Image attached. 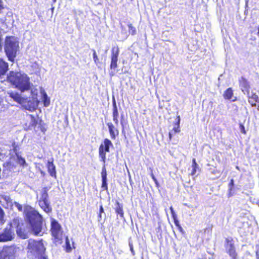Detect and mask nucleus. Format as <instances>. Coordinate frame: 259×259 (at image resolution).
Returning <instances> with one entry per match:
<instances>
[{
	"label": "nucleus",
	"instance_id": "f257e3e1",
	"mask_svg": "<svg viewBox=\"0 0 259 259\" xmlns=\"http://www.w3.org/2000/svg\"><path fill=\"white\" fill-rule=\"evenodd\" d=\"M25 219L28 225L23 223L21 218L17 217L12 221L16 227L17 235L22 239H26L29 234L34 236L41 235L43 218L38 211L31 206H27L24 210Z\"/></svg>",
	"mask_w": 259,
	"mask_h": 259
},
{
	"label": "nucleus",
	"instance_id": "f03ea898",
	"mask_svg": "<svg viewBox=\"0 0 259 259\" xmlns=\"http://www.w3.org/2000/svg\"><path fill=\"white\" fill-rule=\"evenodd\" d=\"M7 80L21 92L30 89L29 78L26 75L20 72L10 71L7 75Z\"/></svg>",
	"mask_w": 259,
	"mask_h": 259
},
{
	"label": "nucleus",
	"instance_id": "7ed1b4c3",
	"mask_svg": "<svg viewBox=\"0 0 259 259\" xmlns=\"http://www.w3.org/2000/svg\"><path fill=\"white\" fill-rule=\"evenodd\" d=\"M27 249L28 252L34 256V259H49L42 239H29Z\"/></svg>",
	"mask_w": 259,
	"mask_h": 259
},
{
	"label": "nucleus",
	"instance_id": "20e7f679",
	"mask_svg": "<svg viewBox=\"0 0 259 259\" xmlns=\"http://www.w3.org/2000/svg\"><path fill=\"white\" fill-rule=\"evenodd\" d=\"M19 48V41L14 36L5 37L4 50L9 61H14Z\"/></svg>",
	"mask_w": 259,
	"mask_h": 259
},
{
	"label": "nucleus",
	"instance_id": "39448f33",
	"mask_svg": "<svg viewBox=\"0 0 259 259\" xmlns=\"http://www.w3.org/2000/svg\"><path fill=\"white\" fill-rule=\"evenodd\" d=\"M50 189V187H44L41 189L40 193V198L38 201L40 207L47 213H49L52 211L48 194V191Z\"/></svg>",
	"mask_w": 259,
	"mask_h": 259
},
{
	"label": "nucleus",
	"instance_id": "423d86ee",
	"mask_svg": "<svg viewBox=\"0 0 259 259\" xmlns=\"http://www.w3.org/2000/svg\"><path fill=\"white\" fill-rule=\"evenodd\" d=\"M50 231L54 242L56 244H61L63 240V231L61 225L54 219H51Z\"/></svg>",
	"mask_w": 259,
	"mask_h": 259
},
{
	"label": "nucleus",
	"instance_id": "0eeeda50",
	"mask_svg": "<svg viewBox=\"0 0 259 259\" xmlns=\"http://www.w3.org/2000/svg\"><path fill=\"white\" fill-rule=\"evenodd\" d=\"M113 147L111 141L107 139H104L99 147V156L100 161L104 164L106 161V153L110 152V148Z\"/></svg>",
	"mask_w": 259,
	"mask_h": 259
},
{
	"label": "nucleus",
	"instance_id": "6e6552de",
	"mask_svg": "<svg viewBox=\"0 0 259 259\" xmlns=\"http://www.w3.org/2000/svg\"><path fill=\"white\" fill-rule=\"evenodd\" d=\"M12 221L10 222L0 234V242H7L12 240L14 238Z\"/></svg>",
	"mask_w": 259,
	"mask_h": 259
},
{
	"label": "nucleus",
	"instance_id": "1a4fd4ad",
	"mask_svg": "<svg viewBox=\"0 0 259 259\" xmlns=\"http://www.w3.org/2000/svg\"><path fill=\"white\" fill-rule=\"evenodd\" d=\"M18 248L14 246L3 247L0 252V259H15Z\"/></svg>",
	"mask_w": 259,
	"mask_h": 259
},
{
	"label": "nucleus",
	"instance_id": "9d476101",
	"mask_svg": "<svg viewBox=\"0 0 259 259\" xmlns=\"http://www.w3.org/2000/svg\"><path fill=\"white\" fill-rule=\"evenodd\" d=\"M225 247L226 249L227 253L230 257H237L234 241L232 237L226 238Z\"/></svg>",
	"mask_w": 259,
	"mask_h": 259
},
{
	"label": "nucleus",
	"instance_id": "9b49d317",
	"mask_svg": "<svg viewBox=\"0 0 259 259\" xmlns=\"http://www.w3.org/2000/svg\"><path fill=\"white\" fill-rule=\"evenodd\" d=\"M119 54V49L118 46L113 47L111 49L110 57V69L111 70L115 69L117 67Z\"/></svg>",
	"mask_w": 259,
	"mask_h": 259
},
{
	"label": "nucleus",
	"instance_id": "f8f14e48",
	"mask_svg": "<svg viewBox=\"0 0 259 259\" xmlns=\"http://www.w3.org/2000/svg\"><path fill=\"white\" fill-rule=\"evenodd\" d=\"M177 121L174 123V127L172 130H169L168 136V142H170L172 141L174 135L176 133H179L181 132L180 128V116H177Z\"/></svg>",
	"mask_w": 259,
	"mask_h": 259
},
{
	"label": "nucleus",
	"instance_id": "ddd939ff",
	"mask_svg": "<svg viewBox=\"0 0 259 259\" xmlns=\"http://www.w3.org/2000/svg\"><path fill=\"white\" fill-rule=\"evenodd\" d=\"M238 81L241 91L244 94H248L250 92V85L247 79L244 76H241Z\"/></svg>",
	"mask_w": 259,
	"mask_h": 259
},
{
	"label": "nucleus",
	"instance_id": "4468645a",
	"mask_svg": "<svg viewBox=\"0 0 259 259\" xmlns=\"http://www.w3.org/2000/svg\"><path fill=\"white\" fill-rule=\"evenodd\" d=\"M8 94L10 98L19 104L22 105L27 102V99L22 97L21 95L17 92H10L8 93Z\"/></svg>",
	"mask_w": 259,
	"mask_h": 259
},
{
	"label": "nucleus",
	"instance_id": "2eb2a0df",
	"mask_svg": "<svg viewBox=\"0 0 259 259\" xmlns=\"http://www.w3.org/2000/svg\"><path fill=\"white\" fill-rule=\"evenodd\" d=\"M108 126L109 132L112 140H115L116 137L119 135L118 130L115 127V126L111 122L107 123Z\"/></svg>",
	"mask_w": 259,
	"mask_h": 259
},
{
	"label": "nucleus",
	"instance_id": "dca6fc26",
	"mask_svg": "<svg viewBox=\"0 0 259 259\" xmlns=\"http://www.w3.org/2000/svg\"><path fill=\"white\" fill-rule=\"evenodd\" d=\"M248 98V101L250 104L251 107H256V103H259V97L258 95L253 93L251 95L250 93L248 94H246Z\"/></svg>",
	"mask_w": 259,
	"mask_h": 259
},
{
	"label": "nucleus",
	"instance_id": "f3484780",
	"mask_svg": "<svg viewBox=\"0 0 259 259\" xmlns=\"http://www.w3.org/2000/svg\"><path fill=\"white\" fill-rule=\"evenodd\" d=\"M54 160L52 159L51 161H48L47 164V167L48 168V172L50 175L53 178L56 179L57 178V172L56 170V166L54 164Z\"/></svg>",
	"mask_w": 259,
	"mask_h": 259
},
{
	"label": "nucleus",
	"instance_id": "a211bd4d",
	"mask_svg": "<svg viewBox=\"0 0 259 259\" xmlns=\"http://www.w3.org/2000/svg\"><path fill=\"white\" fill-rule=\"evenodd\" d=\"M113 109H112V117H113V120L114 122V123L117 125L119 123L118 121V116H119V113L118 110L117 108V106L116 105V103L115 100H113Z\"/></svg>",
	"mask_w": 259,
	"mask_h": 259
},
{
	"label": "nucleus",
	"instance_id": "6ab92c4d",
	"mask_svg": "<svg viewBox=\"0 0 259 259\" xmlns=\"http://www.w3.org/2000/svg\"><path fill=\"white\" fill-rule=\"evenodd\" d=\"M9 70L8 63L3 59L0 58V78L6 74Z\"/></svg>",
	"mask_w": 259,
	"mask_h": 259
},
{
	"label": "nucleus",
	"instance_id": "aec40b11",
	"mask_svg": "<svg viewBox=\"0 0 259 259\" xmlns=\"http://www.w3.org/2000/svg\"><path fill=\"white\" fill-rule=\"evenodd\" d=\"M102 176V186L101 187L105 190H108V185L107 183V172L105 165L102 169L101 171Z\"/></svg>",
	"mask_w": 259,
	"mask_h": 259
},
{
	"label": "nucleus",
	"instance_id": "412c9836",
	"mask_svg": "<svg viewBox=\"0 0 259 259\" xmlns=\"http://www.w3.org/2000/svg\"><path fill=\"white\" fill-rule=\"evenodd\" d=\"M169 209H170V212H171V217L174 220V223H175V225H176V227H177L178 229L180 231H182L183 229L182 228V227L181 226L180 223H179V222L178 220V218H177V215L176 213V212H175V210L172 207V206H170L169 207Z\"/></svg>",
	"mask_w": 259,
	"mask_h": 259
},
{
	"label": "nucleus",
	"instance_id": "4be33fe9",
	"mask_svg": "<svg viewBox=\"0 0 259 259\" xmlns=\"http://www.w3.org/2000/svg\"><path fill=\"white\" fill-rule=\"evenodd\" d=\"M115 205V212L117 214L119 215L120 218H123L124 217V211L122 205L120 204V203L117 201H116Z\"/></svg>",
	"mask_w": 259,
	"mask_h": 259
},
{
	"label": "nucleus",
	"instance_id": "5701e85b",
	"mask_svg": "<svg viewBox=\"0 0 259 259\" xmlns=\"http://www.w3.org/2000/svg\"><path fill=\"white\" fill-rule=\"evenodd\" d=\"M233 90L232 88L226 89L223 94V97L226 100H231L233 96Z\"/></svg>",
	"mask_w": 259,
	"mask_h": 259
},
{
	"label": "nucleus",
	"instance_id": "b1692460",
	"mask_svg": "<svg viewBox=\"0 0 259 259\" xmlns=\"http://www.w3.org/2000/svg\"><path fill=\"white\" fill-rule=\"evenodd\" d=\"M3 166L9 171H13L16 168V165L11 161H7L4 163Z\"/></svg>",
	"mask_w": 259,
	"mask_h": 259
},
{
	"label": "nucleus",
	"instance_id": "393cba45",
	"mask_svg": "<svg viewBox=\"0 0 259 259\" xmlns=\"http://www.w3.org/2000/svg\"><path fill=\"white\" fill-rule=\"evenodd\" d=\"M16 157L17 158V162L18 164H19L21 166L24 167L27 165V164L24 158L22 157L19 154H17L16 155Z\"/></svg>",
	"mask_w": 259,
	"mask_h": 259
},
{
	"label": "nucleus",
	"instance_id": "a878e982",
	"mask_svg": "<svg viewBox=\"0 0 259 259\" xmlns=\"http://www.w3.org/2000/svg\"><path fill=\"white\" fill-rule=\"evenodd\" d=\"M29 116L31 119V122H30V125L29 126V128H30V127L35 128L36 127V126L37 125V124H38L39 121H38V120L36 118V117L34 115H33L32 114H30V115H29Z\"/></svg>",
	"mask_w": 259,
	"mask_h": 259
},
{
	"label": "nucleus",
	"instance_id": "bb28decb",
	"mask_svg": "<svg viewBox=\"0 0 259 259\" xmlns=\"http://www.w3.org/2000/svg\"><path fill=\"white\" fill-rule=\"evenodd\" d=\"M42 99L44 106L45 107L48 106L50 104V101L49 98L48 97L47 93L45 91H44L42 93Z\"/></svg>",
	"mask_w": 259,
	"mask_h": 259
},
{
	"label": "nucleus",
	"instance_id": "cd10ccee",
	"mask_svg": "<svg viewBox=\"0 0 259 259\" xmlns=\"http://www.w3.org/2000/svg\"><path fill=\"white\" fill-rule=\"evenodd\" d=\"M192 170L191 172V175L194 176L196 172L197 169L199 168L198 164L197 163L195 158L192 159Z\"/></svg>",
	"mask_w": 259,
	"mask_h": 259
},
{
	"label": "nucleus",
	"instance_id": "c85d7f7f",
	"mask_svg": "<svg viewBox=\"0 0 259 259\" xmlns=\"http://www.w3.org/2000/svg\"><path fill=\"white\" fill-rule=\"evenodd\" d=\"M128 28V32L132 35H135L136 34L137 31L135 27L133 26L132 23H129L127 25Z\"/></svg>",
	"mask_w": 259,
	"mask_h": 259
},
{
	"label": "nucleus",
	"instance_id": "c756f323",
	"mask_svg": "<svg viewBox=\"0 0 259 259\" xmlns=\"http://www.w3.org/2000/svg\"><path fill=\"white\" fill-rule=\"evenodd\" d=\"M65 250L67 252H70L72 250V248L71 247L70 244V241L68 237H66L65 239Z\"/></svg>",
	"mask_w": 259,
	"mask_h": 259
},
{
	"label": "nucleus",
	"instance_id": "7c9ffc66",
	"mask_svg": "<svg viewBox=\"0 0 259 259\" xmlns=\"http://www.w3.org/2000/svg\"><path fill=\"white\" fill-rule=\"evenodd\" d=\"M12 146L13 147V151L15 153V155H16L17 154H19V150L20 148L18 144L16 142L14 141L12 143Z\"/></svg>",
	"mask_w": 259,
	"mask_h": 259
},
{
	"label": "nucleus",
	"instance_id": "2f4dec72",
	"mask_svg": "<svg viewBox=\"0 0 259 259\" xmlns=\"http://www.w3.org/2000/svg\"><path fill=\"white\" fill-rule=\"evenodd\" d=\"M39 127L40 131L43 133H45L47 131V127L46 126V124L44 122V121L40 119L38 122Z\"/></svg>",
	"mask_w": 259,
	"mask_h": 259
},
{
	"label": "nucleus",
	"instance_id": "473e14b6",
	"mask_svg": "<svg viewBox=\"0 0 259 259\" xmlns=\"http://www.w3.org/2000/svg\"><path fill=\"white\" fill-rule=\"evenodd\" d=\"M92 51H93V57L94 61L95 63L97 65H98L100 63L99 59L98 58V57L97 56L96 51L95 50L93 49Z\"/></svg>",
	"mask_w": 259,
	"mask_h": 259
},
{
	"label": "nucleus",
	"instance_id": "72a5a7b5",
	"mask_svg": "<svg viewBox=\"0 0 259 259\" xmlns=\"http://www.w3.org/2000/svg\"><path fill=\"white\" fill-rule=\"evenodd\" d=\"M150 176L154 182L156 187L158 188L159 187V184L152 171L150 173Z\"/></svg>",
	"mask_w": 259,
	"mask_h": 259
},
{
	"label": "nucleus",
	"instance_id": "f704fd0d",
	"mask_svg": "<svg viewBox=\"0 0 259 259\" xmlns=\"http://www.w3.org/2000/svg\"><path fill=\"white\" fill-rule=\"evenodd\" d=\"M229 186V190L230 192H231L234 189V182L233 179H231L230 181L229 182V183L228 184Z\"/></svg>",
	"mask_w": 259,
	"mask_h": 259
},
{
	"label": "nucleus",
	"instance_id": "c9c22d12",
	"mask_svg": "<svg viewBox=\"0 0 259 259\" xmlns=\"http://www.w3.org/2000/svg\"><path fill=\"white\" fill-rule=\"evenodd\" d=\"M104 212V208L103 205L101 204L99 207V212L98 214V218L101 219L102 218V213Z\"/></svg>",
	"mask_w": 259,
	"mask_h": 259
},
{
	"label": "nucleus",
	"instance_id": "e433bc0d",
	"mask_svg": "<svg viewBox=\"0 0 259 259\" xmlns=\"http://www.w3.org/2000/svg\"><path fill=\"white\" fill-rule=\"evenodd\" d=\"M239 127H240V128L241 132L242 134L245 135L246 134V132L245 131L244 126L242 124H239Z\"/></svg>",
	"mask_w": 259,
	"mask_h": 259
},
{
	"label": "nucleus",
	"instance_id": "4c0bfd02",
	"mask_svg": "<svg viewBox=\"0 0 259 259\" xmlns=\"http://www.w3.org/2000/svg\"><path fill=\"white\" fill-rule=\"evenodd\" d=\"M5 7L4 6L3 2L2 0H0V14L2 13Z\"/></svg>",
	"mask_w": 259,
	"mask_h": 259
},
{
	"label": "nucleus",
	"instance_id": "58836bf2",
	"mask_svg": "<svg viewBox=\"0 0 259 259\" xmlns=\"http://www.w3.org/2000/svg\"><path fill=\"white\" fill-rule=\"evenodd\" d=\"M4 211L3 209L0 207V220H2L4 215Z\"/></svg>",
	"mask_w": 259,
	"mask_h": 259
},
{
	"label": "nucleus",
	"instance_id": "ea45409f",
	"mask_svg": "<svg viewBox=\"0 0 259 259\" xmlns=\"http://www.w3.org/2000/svg\"><path fill=\"white\" fill-rule=\"evenodd\" d=\"M120 124H121L122 127V132L123 133V132H124V124H123V116L122 115H121V117Z\"/></svg>",
	"mask_w": 259,
	"mask_h": 259
},
{
	"label": "nucleus",
	"instance_id": "a19ab883",
	"mask_svg": "<svg viewBox=\"0 0 259 259\" xmlns=\"http://www.w3.org/2000/svg\"><path fill=\"white\" fill-rule=\"evenodd\" d=\"M16 206H17V208H18V209L20 211H21L22 210V206L21 205L19 204H16Z\"/></svg>",
	"mask_w": 259,
	"mask_h": 259
},
{
	"label": "nucleus",
	"instance_id": "79ce46f5",
	"mask_svg": "<svg viewBox=\"0 0 259 259\" xmlns=\"http://www.w3.org/2000/svg\"><path fill=\"white\" fill-rule=\"evenodd\" d=\"M40 172L41 175L43 176H44L46 175V173L41 170L40 171Z\"/></svg>",
	"mask_w": 259,
	"mask_h": 259
},
{
	"label": "nucleus",
	"instance_id": "37998d69",
	"mask_svg": "<svg viewBox=\"0 0 259 259\" xmlns=\"http://www.w3.org/2000/svg\"><path fill=\"white\" fill-rule=\"evenodd\" d=\"M131 250L132 252H133V251H134V250H133V248L132 245H131Z\"/></svg>",
	"mask_w": 259,
	"mask_h": 259
},
{
	"label": "nucleus",
	"instance_id": "c03bdc74",
	"mask_svg": "<svg viewBox=\"0 0 259 259\" xmlns=\"http://www.w3.org/2000/svg\"><path fill=\"white\" fill-rule=\"evenodd\" d=\"M232 259H237V257H233Z\"/></svg>",
	"mask_w": 259,
	"mask_h": 259
},
{
	"label": "nucleus",
	"instance_id": "a18cd8bd",
	"mask_svg": "<svg viewBox=\"0 0 259 259\" xmlns=\"http://www.w3.org/2000/svg\"><path fill=\"white\" fill-rule=\"evenodd\" d=\"M257 29H258L257 35H259V26L258 27Z\"/></svg>",
	"mask_w": 259,
	"mask_h": 259
},
{
	"label": "nucleus",
	"instance_id": "49530a36",
	"mask_svg": "<svg viewBox=\"0 0 259 259\" xmlns=\"http://www.w3.org/2000/svg\"><path fill=\"white\" fill-rule=\"evenodd\" d=\"M77 259H81V256L79 255V256L78 257V258H77Z\"/></svg>",
	"mask_w": 259,
	"mask_h": 259
},
{
	"label": "nucleus",
	"instance_id": "de8ad7c7",
	"mask_svg": "<svg viewBox=\"0 0 259 259\" xmlns=\"http://www.w3.org/2000/svg\"><path fill=\"white\" fill-rule=\"evenodd\" d=\"M236 100V97H235V99L233 100V101H235Z\"/></svg>",
	"mask_w": 259,
	"mask_h": 259
},
{
	"label": "nucleus",
	"instance_id": "09e8293b",
	"mask_svg": "<svg viewBox=\"0 0 259 259\" xmlns=\"http://www.w3.org/2000/svg\"><path fill=\"white\" fill-rule=\"evenodd\" d=\"M56 1H57V0H53V2L55 3H56Z\"/></svg>",
	"mask_w": 259,
	"mask_h": 259
},
{
	"label": "nucleus",
	"instance_id": "8fccbe9b",
	"mask_svg": "<svg viewBox=\"0 0 259 259\" xmlns=\"http://www.w3.org/2000/svg\"><path fill=\"white\" fill-rule=\"evenodd\" d=\"M258 110H259V106H258Z\"/></svg>",
	"mask_w": 259,
	"mask_h": 259
}]
</instances>
